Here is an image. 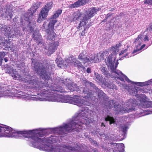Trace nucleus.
Instances as JSON below:
<instances>
[{"mask_svg":"<svg viewBox=\"0 0 152 152\" xmlns=\"http://www.w3.org/2000/svg\"><path fill=\"white\" fill-rule=\"evenodd\" d=\"M107 53H108V51L107 50H105L103 52L102 54H103V55L104 56V55L106 54Z\"/></svg>","mask_w":152,"mask_h":152,"instance_id":"nucleus-55","label":"nucleus"},{"mask_svg":"<svg viewBox=\"0 0 152 152\" xmlns=\"http://www.w3.org/2000/svg\"><path fill=\"white\" fill-rule=\"evenodd\" d=\"M136 100L135 99H130L128 101V103L129 106L132 107L129 108L128 109H126L124 110V113H129L130 112L135 110V107L136 105Z\"/></svg>","mask_w":152,"mask_h":152,"instance_id":"nucleus-18","label":"nucleus"},{"mask_svg":"<svg viewBox=\"0 0 152 152\" xmlns=\"http://www.w3.org/2000/svg\"><path fill=\"white\" fill-rule=\"evenodd\" d=\"M101 126H103L104 127H105V126L103 123H102L101 124Z\"/></svg>","mask_w":152,"mask_h":152,"instance_id":"nucleus-59","label":"nucleus"},{"mask_svg":"<svg viewBox=\"0 0 152 152\" xmlns=\"http://www.w3.org/2000/svg\"><path fill=\"white\" fill-rule=\"evenodd\" d=\"M100 69L102 74L107 70V69L106 67L103 66L101 67L100 68Z\"/></svg>","mask_w":152,"mask_h":152,"instance_id":"nucleus-37","label":"nucleus"},{"mask_svg":"<svg viewBox=\"0 0 152 152\" xmlns=\"http://www.w3.org/2000/svg\"><path fill=\"white\" fill-rule=\"evenodd\" d=\"M68 89L70 90L71 91H77V85L73 84H68L67 86Z\"/></svg>","mask_w":152,"mask_h":152,"instance_id":"nucleus-26","label":"nucleus"},{"mask_svg":"<svg viewBox=\"0 0 152 152\" xmlns=\"http://www.w3.org/2000/svg\"><path fill=\"white\" fill-rule=\"evenodd\" d=\"M34 40L36 41V42H39L40 43L39 41L40 40V39L38 37H36L34 38Z\"/></svg>","mask_w":152,"mask_h":152,"instance_id":"nucleus-45","label":"nucleus"},{"mask_svg":"<svg viewBox=\"0 0 152 152\" xmlns=\"http://www.w3.org/2000/svg\"><path fill=\"white\" fill-rule=\"evenodd\" d=\"M18 134H21L25 137H31V144L36 148L41 150L45 151L50 152H54L56 151L55 148L51 144L53 141L48 138H44L43 139L39 138L38 134H34L33 131L29 130L16 131L15 132Z\"/></svg>","mask_w":152,"mask_h":152,"instance_id":"nucleus-1","label":"nucleus"},{"mask_svg":"<svg viewBox=\"0 0 152 152\" xmlns=\"http://www.w3.org/2000/svg\"><path fill=\"white\" fill-rule=\"evenodd\" d=\"M82 147V145L76 144L74 143L73 146L72 145H64V147L71 151H79Z\"/></svg>","mask_w":152,"mask_h":152,"instance_id":"nucleus-14","label":"nucleus"},{"mask_svg":"<svg viewBox=\"0 0 152 152\" xmlns=\"http://www.w3.org/2000/svg\"><path fill=\"white\" fill-rule=\"evenodd\" d=\"M66 61L69 64L73 63L75 66H77L78 69L80 68H83V69L85 68L81 62L78 60H77L73 56H71L66 60Z\"/></svg>","mask_w":152,"mask_h":152,"instance_id":"nucleus-11","label":"nucleus"},{"mask_svg":"<svg viewBox=\"0 0 152 152\" xmlns=\"http://www.w3.org/2000/svg\"><path fill=\"white\" fill-rule=\"evenodd\" d=\"M84 118V119H85V120H86V122H85V123L84 124H86V122H87L86 119L84 118H82V117H80V121H78L77 122H77V121H76V122H76V123H78H78L80 124V121H81V119H82V118ZM73 121V122H74V121Z\"/></svg>","mask_w":152,"mask_h":152,"instance_id":"nucleus-51","label":"nucleus"},{"mask_svg":"<svg viewBox=\"0 0 152 152\" xmlns=\"http://www.w3.org/2000/svg\"><path fill=\"white\" fill-rule=\"evenodd\" d=\"M113 72L115 74L118 75L119 77L118 78L121 81L124 80V79H125L127 81L129 82L130 81L129 79L125 75H124L121 72H119L118 71L115 70L113 71Z\"/></svg>","mask_w":152,"mask_h":152,"instance_id":"nucleus-21","label":"nucleus"},{"mask_svg":"<svg viewBox=\"0 0 152 152\" xmlns=\"http://www.w3.org/2000/svg\"><path fill=\"white\" fill-rule=\"evenodd\" d=\"M99 11V9H96L95 7H92L86 10L83 14L82 20L80 21L77 27V28L79 29L80 27L83 26H85L88 23V21L96 14L97 12Z\"/></svg>","mask_w":152,"mask_h":152,"instance_id":"nucleus-4","label":"nucleus"},{"mask_svg":"<svg viewBox=\"0 0 152 152\" xmlns=\"http://www.w3.org/2000/svg\"><path fill=\"white\" fill-rule=\"evenodd\" d=\"M145 44H144V45H142L140 47V48L139 49H136V50H134V51H133L132 53H136V52H138V51H139L140 50H141L144 48L145 47Z\"/></svg>","mask_w":152,"mask_h":152,"instance_id":"nucleus-36","label":"nucleus"},{"mask_svg":"<svg viewBox=\"0 0 152 152\" xmlns=\"http://www.w3.org/2000/svg\"><path fill=\"white\" fill-rule=\"evenodd\" d=\"M87 30L86 28H84L83 31L81 33V35L82 36H84L85 35L86 33H87V31H86V30Z\"/></svg>","mask_w":152,"mask_h":152,"instance_id":"nucleus-41","label":"nucleus"},{"mask_svg":"<svg viewBox=\"0 0 152 152\" xmlns=\"http://www.w3.org/2000/svg\"><path fill=\"white\" fill-rule=\"evenodd\" d=\"M58 45L59 42L58 41L51 43L49 44L48 50L49 52L52 53L57 49Z\"/></svg>","mask_w":152,"mask_h":152,"instance_id":"nucleus-19","label":"nucleus"},{"mask_svg":"<svg viewBox=\"0 0 152 152\" xmlns=\"http://www.w3.org/2000/svg\"><path fill=\"white\" fill-rule=\"evenodd\" d=\"M56 91L61 93H65L67 92V91H66L62 87L60 86H57Z\"/></svg>","mask_w":152,"mask_h":152,"instance_id":"nucleus-31","label":"nucleus"},{"mask_svg":"<svg viewBox=\"0 0 152 152\" xmlns=\"http://www.w3.org/2000/svg\"><path fill=\"white\" fill-rule=\"evenodd\" d=\"M4 60L6 62H7L8 61V58L7 57L5 58H4Z\"/></svg>","mask_w":152,"mask_h":152,"instance_id":"nucleus-56","label":"nucleus"},{"mask_svg":"<svg viewBox=\"0 0 152 152\" xmlns=\"http://www.w3.org/2000/svg\"><path fill=\"white\" fill-rule=\"evenodd\" d=\"M139 39H138V38H136V39H135L134 41V43L136 44L139 41Z\"/></svg>","mask_w":152,"mask_h":152,"instance_id":"nucleus-54","label":"nucleus"},{"mask_svg":"<svg viewBox=\"0 0 152 152\" xmlns=\"http://www.w3.org/2000/svg\"><path fill=\"white\" fill-rule=\"evenodd\" d=\"M144 40L145 41H148L149 38L147 35H145V37L144 38Z\"/></svg>","mask_w":152,"mask_h":152,"instance_id":"nucleus-49","label":"nucleus"},{"mask_svg":"<svg viewBox=\"0 0 152 152\" xmlns=\"http://www.w3.org/2000/svg\"><path fill=\"white\" fill-rule=\"evenodd\" d=\"M86 82L87 83L88 85L91 86L90 88V89L93 90L94 92V94L92 97H95L96 96L95 95L96 94L97 95L99 98H103L105 96V93L103 92L102 90L97 87L94 84L91 82L86 81Z\"/></svg>","mask_w":152,"mask_h":152,"instance_id":"nucleus-10","label":"nucleus"},{"mask_svg":"<svg viewBox=\"0 0 152 152\" xmlns=\"http://www.w3.org/2000/svg\"><path fill=\"white\" fill-rule=\"evenodd\" d=\"M5 56V52H0V65H1L4 57Z\"/></svg>","mask_w":152,"mask_h":152,"instance_id":"nucleus-32","label":"nucleus"},{"mask_svg":"<svg viewBox=\"0 0 152 152\" xmlns=\"http://www.w3.org/2000/svg\"><path fill=\"white\" fill-rule=\"evenodd\" d=\"M115 8H112L110 10L111 11L113 10H115Z\"/></svg>","mask_w":152,"mask_h":152,"instance_id":"nucleus-61","label":"nucleus"},{"mask_svg":"<svg viewBox=\"0 0 152 152\" xmlns=\"http://www.w3.org/2000/svg\"><path fill=\"white\" fill-rule=\"evenodd\" d=\"M82 14L81 12L79 11H77L74 12L73 14V21H75L76 20L79 21L82 18Z\"/></svg>","mask_w":152,"mask_h":152,"instance_id":"nucleus-20","label":"nucleus"},{"mask_svg":"<svg viewBox=\"0 0 152 152\" xmlns=\"http://www.w3.org/2000/svg\"><path fill=\"white\" fill-rule=\"evenodd\" d=\"M57 20H54L51 21L48 23V21H45L42 25V29L43 31H46V30L48 29H53L54 27L55 24L57 22Z\"/></svg>","mask_w":152,"mask_h":152,"instance_id":"nucleus-12","label":"nucleus"},{"mask_svg":"<svg viewBox=\"0 0 152 152\" xmlns=\"http://www.w3.org/2000/svg\"><path fill=\"white\" fill-rule=\"evenodd\" d=\"M86 81L88 82H90L88 80H83V83L85 84L86 87L78 88L77 90L76 91L79 93L86 94V96L88 98H91L94 94V92L93 90L90 89V88L91 86L88 85L87 83L86 82Z\"/></svg>","mask_w":152,"mask_h":152,"instance_id":"nucleus-8","label":"nucleus"},{"mask_svg":"<svg viewBox=\"0 0 152 152\" xmlns=\"http://www.w3.org/2000/svg\"><path fill=\"white\" fill-rule=\"evenodd\" d=\"M74 96H75V97H78V96L77 95H74Z\"/></svg>","mask_w":152,"mask_h":152,"instance_id":"nucleus-62","label":"nucleus"},{"mask_svg":"<svg viewBox=\"0 0 152 152\" xmlns=\"http://www.w3.org/2000/svg\"><path fill=\"white\" fill-rule=\"evenodd\" d=\"M44 66L42 64L38 61H36L34 64V70L35 72L39 74L42 78L45 80H48L51 78L48 75L49 69L50 66L48 63L44 64Z\"/></svg>","mask_w":152,"mask_h":152,"instance_id":"nucleus-3","label":"nucleus"},{"mask_svg":"<svg viewBox=\"0 0 152 152\" xmlns=\"http://www.w3.org/2000/svg\"><path fill=\"white\" fill-rule=\"evenodd\" d=\"M133 84H135L140 86H143L145 85L144 84V83L142 82H133Z\"/></svg>","mask_w":152,"mask_h":152,"instance_id":"nucleus-40","label":"nucleus"},{"mask_svg":"<svg viewBox=\"0 0 152 152\" xmlns=\"http://www.w3.org/2000/svg\"><path fill=\"white\" fill-rule=\"evenodd\" d=\"M87 72L88 73H91V70L90 68H88L86 70Z\"/></svg>","mask_w":152,"mask_h":152,"instance_id":"nucleus-50","label":"nucleus"},{"mask_svg":"<svg viewBox=\"0 0 152 152\" xmlns=\"http://www.w3.org/2000/svg\"><path fill=\"white\" fill-rule=\"evenodd\" d=\"M92 150L94 152H98V151L96 149H93Z\"/></svg>","mask_w":152,"mask_h":152,"instance_id":"nucleus-58","label":"nucleus"},{"mask_svg":"<svg viewBox=\"0 0 152 152\" xmlns=\"http://www.w3.org/2000/svg\"><path fill=\"white\" fill-rule=\"evenodd\" d=\"M121 146H122V145H123V144H121Z\"/></svg>","mask_w":152,"mask_h":152,"instance_id":"nucleus-63","label":"nucleus"},{"mask_svg":"<svg viewBox=\"0 0 152 152\" xmlns=\"http://www.w3.org/2000/svg\"><path fill=\"white\" fill-rule=\"evenodd\" d=\"M142 35H139L137 37V38H138V39H140L141 40H142Z\"/></svg>","mask_w":152,"mask_h":152,"instance_id":"nucleus-53","label":"nucleus"},{"mask_svg":"<svg viewBox=\"0 0 152 152\" xmlns=\"http://www.w3.org/2000/svg\"><path fill=\"white\" fill-rule=\"evenodd\" d=\"M74 102L76 104V105L78 106L82 107L84 105H85L84 103V100L79 98H76L74 99Z\"/></svg>","mask_w":152,"mask_h":152,"instance_id":"nucleus-22","label":"nucleus"},{"mask_svg":"<svg viewBox=\"0 0 152 152\" xmlns=\"http://www.w3.org/2000/svg\"><path fill=\"white\" fill-rule=\"evenodd\" d=\"M91 23H89L88 24V25L86 26V27H85V28H86L87 30L89 28V27L91 26Z\"/></svg>","mask_w":152,"mask_h":152,"instance_id":"nucleus-52","label":"nucleus"},{"mask_svg":"<svg viewBox=\"0 0 152 152\" xmlns=\"http://www.w3.org/2000/svg\"><path fill=\"white\" fill-rule=\"evenodd\" d=\"M128 55H129V53H126L125 54V55L124 56V57H127L128 58L129 57Z\"/></svg>","mask_w":152,"mask_h":152,"instance_id":"nucleus-57","label":"nucleus"},{"mask_svg":"<svg viewBox=\"0 0 152 152\" xmlns=\"http://www.w3.org/2000/svg\"><path fill=\"white\" fill-rule=\"evenodd\" d=\"M78 59L83 64L89 62H97L99 61V60L97 55H91L90 56H89L84 51H83L82 52L79 54Z\"/></svg>","mask_w":152,"mask_h":152,"instance_id":"nucleus-7","label":"nucleus"},{"mask_svg":"<svg viewBox=\"0 0 152 152\" xmlns=\"http://www.w3.org/2000/svg\"><path fill=\"white\" fill-rule=\"evenodd\" d=\"M105 120L106 121H109L110 124H114L115 122V121L114 118L112 117L107 115V117L105 118Z\"/></svg>","mask_w":152,"mask_h":152,"instance_id":"nucleus-25","label":"nucleus"},{"mask_svg":"<svg viewBox=\"0 0 152 152\" xmlns=\"http://www.w3.org/2000/svg\"><path fill=\"white\" fill-rule=\"evenodd\" d=\"M56 101L59 102H62V98L60 96H56L55 97Z\"/></svg>","mask_w":152,"mask_h":152,"instance_id":"nucleus-34","label":"nucleus"},{"mask_svg":"<svg viewBox=\"0 0 152 152\" xmlns=\"http://www.w3.org/2000/svg\"><path fill=\"white\" fill-rule=\"evenodd\" d=\"M62 10L61 9H59L56 11L55 13L52 16L51 18L55 19L61 13Z\"/></svg>","mask_w":152,"mask_h":152,"instance_id":"nucleus-24","label":"nucleus"},{"mask_svg":"<svg viewBox=\"0 0 152 152\" xmlns=\"http://www.w3.org/2000/svg\"><path fill=\"white\" fill-rule=\"evenodd\" d=\"M141 45V44H139V45Z\"/></svg>","mask_w":152,"mask_h":152,"instance_id":"nucleus-64","label":"nucleus"},{"mask_svg":"<svg viewBox=\"0 0 152 152\" xmlns=\"http://www.w3.org/2000/svg\"><path fill=\"white\" fill-rule=\"evenodd\" d=\"M36 37V36L34 33L32 35V37L34 38L35 37Z\"/></svg>","mask_w":152,"mask_h":152,"instance_id":"nucleus-60","label":"nucleus"},{"mask_svg":"<svg viewBox=\"0 0 152 152\" xmlns=\"http://www.w3.org/2000/svg\"><path fill=\"white\" fill-rule=\"evenodd\" d=\"M127 51V49H125V50H121L119 54V55H121L124 54Z\"/></svg>","mask_w":152,"mask_h":152,"instance_id":"nucleus-42","label":"nucleus"},{"mask_svg":"<svg viewBox=\"0 0 152 152\" xmlns=\"http://www.w3.org/2000/svg\"><path fill=\"white\" fill-rule=\"evenodd\" d=\"M112 14H110V13H108L107 14V17H106V19H104L102 22H101V23H102L103 22H104L106 21V19L108 18L111 16L112 15Z\"/></svg>","mask_w":152,"mask_h":152,"instance_id":"nucleus-44","label":"nucleus"},{"mask_svg":"<svg viewBox=\"0 0 152 152\" xmlns=\"http://www.w3.org/2000/svg\"><path fill=\"white\" fill-rule=\"evenodd\" d=\"M86 122V120L83 118L80 123L73 121H71L68 124H65L63 126H60L53 128V130L60 135L66 134L68 133L75 131H80L82 129V125Z\"/></svg>","mask_w":152,"mask_h":152,"instance_id":"nucleus-2","label":"nucleus"},{"mask_svg":"<svg viewBox=\"0 0 152 152\" xmlns=\"http://www.w3.org/2000/svg\"><path fill=\"white\" fill-rule=\"evenodd\" d=\"M118 48L115 46H112L111 47V50H113L115 53L118 50Z\"/></svg>","mask_w":152,"mask_h":152,"instance_id":"nucleus-39","label":"nucleus"},{"mask_svg":"<svg viewBox=\"0 0 152 152\" xmlns=\"http://www.w3.org/2000/svg\"><path fill=\"white\" fill-rule=\"evenodd\" d=\"M6 73H7L10 75L14 80H16L19 76L16 69H14L11 67H8L6 69Z\"/></svg>","mask_w":152,"mask_h":152,"instance_id":"nucleus-15","label":"nucleus"},{"mask_svg":"<svg viewBox=\"0 0 152 152\" xmlns=\"http://www.w3.org/2000/svg\"><path fill=\"white\" fill-rule=\"evenodd\" d=\"M103 74L106 77L109 78L111 77V75L109 71L107 70L104 72Z\"/></svg>","mask_w":152,"mask_h":152,"instance_id":"nucleus-35","label":"nucleus"},{"mask_svg":"<svg viewBox=\"0 0 152 152\" xmlns=\"http://www.w3.org/2000/svg\"><path fill=\"white\" fill-rule=\"evenodd\" d=\"M7 42H3V40L1 39L0 38V47H4L5 48H10V46H8L6 44Z\"/></svg>","mask_w":152,"mask_h":152,"instance_id":"nucleus-28","label":"nucleus"},{"mask_svg":"<svg viewBox=\"0 0 152 152\" xmlns=\"http://www.w3.org/2000/svg\"><path fill=\"white\" fill-rule=\"evenodd\" d=\"M34 29L32 26H31L29 27V30L30 33L33 32L34 31Z\"/></svg>","mask_w":152,"mask_h":152,"instance_id":"nucleus-48","label":"nucleus"},{"mask_svg":"<svg viewBox=\"0 0 152 152\" xmlns=\"http://www.w3.org/2000/svg\"><path fill=\"white\" fill-rule=\"evenodd\" d=\"M5 18H10L11 19L12 18V11L10 10H7L5 13Z\"/></svg>","mask_w":152,"mask_h":152,"instance_id":"nucleus-27","label":"nucleus"},{"mask_svg":"<svg viewBox=\"0 0 152 152\" xmlns=\"http://www.w3.org/2000/svg\"><path fill=\"white\" fill-rule=\"evenodd\" d=\"M54 27L53 29H48L46 30V33L47 34L48 39L50 40L53 41L54 39L55 38L56 36V34L54 32Z\"/></svg>","mask_w":152,"mask_h":152,"instance_id":"nucleus-17","label":"nucleus"},{"mask_svg":"<svg viewBox=\"0 0 152 152\" xmlns=\"http://www.w3.org/2000/svg\"><path fill=\"white\" fill-rule=\"evenodd\" d=\"M29 84L33 85L36 89V91L43 94H46V92L48 91V87L49 86L48 84L42 83V81L39 82L33 79L28 80L27 82Z\"/></svg>","mask_w":152,"mask_h":152,"instance_id":"nucleus-5","label":"nucleus"},{"mask_svg":"<svg viewBox=\"0 0 152 152\" xmlns=\"http://www.w3.org/2000/svg\"><path fill=\"white\" fill-rule=\"evenodd\" d=\"M110 102L112 103V104L114 105V107L115 108L117 109L119 108L120 106V104L114 100H111Z\"/></svg>","mask_w":152,"mask_h":152,"instance_id":"nucleus-30","label":"nucleus"},{"mask_svg":"<svg viewBox=\"0 0 152 152\" xmlns=\"http://www.w3.org/2000/svg\"><path fill=\"white\" fill-rule=\"evenodd\" d=\"M90 0H78L74 3L71 4L70 7L71 8L78 7L83 6L88 3Z\"/></svg>","mask_w":152,"mask_h":152,"instance_id":"nucleus-16","label":"nucleus"},{"mask_svg":"<svg viewBox=\"0 0 152 152\" xmlns=\"http://www.w3.org/2000/svg\"><path fill=\"white\" fill-rule=\"evenodd\" d=\"M107 65H108V66H113L114 64L113 63L112 57L110 56H109L108 57H107Z\"/></svg>","mask_w":152,"mask_h":152,"instance_id":"nucleus-23","label":"nucleus"},{"mask_svg":"<svg viewBox=\"0 0 152 152\" xmlns=\"http://www.w3.org/2000/svg\"><path fill=\"white\" fill-rule=\"evenodd\" d=\"M14 131L11 127L0 124V137L12 136Z\"/></svg>","mask_w":152,"mask_h":152,"instance_id":"nucleus-9","label":"nucleus"},{"mask_svg":"<svg viewBox=\"0 0 152 152\" xmlns=\"http://www.w3.org/2000/svg\"><path fill=\"white\" fill-rule=\"evenodd\" d=\"M95 75L97 81L98 82L101 81L102 80V77L98 73H95Z\"/></svg>","mask_w":152,"mask_h":152,"instance_id":"nucleus-33","label":"nucleus"},{"mask_svg":"<svg viewBox=\"0 0 152 152\" xmlns=\"http://www.w3.org/2000/svg\"><path fill=\"white\" fill-rule=\"evenodd\" d=\"M146 31H152V25L149 26L147 28Z\"/></svg>","mask_w":152,"mask_h":152,"instance_id":"nucleus-46","label":"nucleus"},{"mask_svg":"<svg viewBox=\"0 0 152 152\" xmlns=\"http://www.w3.org/2000/svg\"><path fill=\"white\" fill-rule=\"evenodd\" d=\"M53 6V3L52 2L46 3L44 7L41 9L37 20V22L40 23L44 20H45L48 15V12Z\"/></svg>","mask_w":152,"mask_h":152,"instance_id":"nucleus-6","label":"nucleus"},{"mask_svg":"<svg viewBox=\"0 0 152 152\" xmlns=\"http://www.w3.org/2000/svg\"><path fill=\"white\" fill-rule=\"evenodd\" d=\"M105 85L107 86V87L110 89H113L114 88V85L113 83L110 82H106L105 83Z\"/></svg>","mask_w":152,"mask_h":152,"instance_id":"nucleus-29","label":"nucleus"},{"mask_svg":"<svg viewBox=\"0 0 152 152\" xmlns=\"http://www.w3.org/2000/svg\"><path fill=\"white\" fill-rule=\"evenodd\" d=\"M122 45L121 42V41L118 44H117L115 46L118 48L120 47Z\"/></svg>","mask_w":152,"mask_h":152,"instance_id":"nucleus-47","label":"nucleus"},{"mask_svg":"<svg viewBox=\"0 0 152 152\" xmlns=\"http://www.w3.org/2000/svg\"><path fill=\"white\" fill-rule=\"evenodd\" d=\"M36 10H34L33 7L31 8L28 12L25 13L24 15V20L30 23L31 21V19L33 14L36 12Z\"/></svg>","mask_w":152,"mask_h":152,"instance_id":"nucleus-13","label":"nucleus"},{"mask_svg":"<svg viewBox=\"0 0 152 152\" xmlns=\"http://www.w3.org/2000/svg\"><path fill=\"white\" fill-rule=\"evenodd\" d=\"M144 4H148L152 5V0H145L144 1Z\"/></svg>","mask_w":152,"mask_h":152,"instance_id":"nucleus-38","label":"nucleus"},{"mask_svg":"<svg viewBox=\"0 0 152 152\" xmlns=\"http://www.w3.org/2000/svg\"><path fill=\"white\" fill-rule=\"evenodd\" d=\"M127 127L126 126H123L122 127V130L123 132L125 133L127 131Z\"/></svg>","mask_w":152,"mask_h":152,"instance_id":"nucleus-43","label":"nucleus"}]
</instances>
